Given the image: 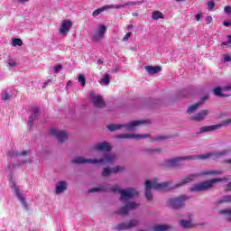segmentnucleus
Returning a JSON list of instances; mask_svg holds the SVG:
<instances>
[{"label":"nucleus","instance_id":"obj_1","mask_svg":"<svg viewBox=\"0 0 231 231\" xmlns=\"http://www.w3.org/2000/svg\"><path fill=\"white\" fill-rule=\"evenodd\" d=\"M219 174H223V171L215 170L193 173L185 179H182L179 184L175 185L172 184V181L159 182L157 179H153L152 180H146L145 198L148 201H152V192H151L152 189H153V190H172L173 189L181 187V185H187V183H190V181H194V180L201 176H218Z\"/></svg>","mask_w":231,"mask_h":231},{"label":"nucleus","instance_id":"obj_2","mask_svg":"<svg viewBox=\"0 0 231 231\" xmlns=\"http://www.w3.org/2000/svg\"><path fill=\"white\" fill-rule=\"evenodd\" d=\"M118 192L120 194V201L125 206L119 208L117 211V214L119 216H127L129 214L130 210H134V208H138L140 207V204L136 202H127L129 199H132V198L138 197V191L134 189V188H127L125 189H121L118 185H115L111 188H107L106 186H101L98 188H93L88 189V193L91 194L93 192Z\"/></svg>","mask_w":231,"mask_h":231},{"label":"nucleus","instance_id":"obj_3","mask_svg":"<svg viewBox=\"0 0 231 231\" xmlns=\"http://www.w3.org/2000/svg\"><path fill=\"white\" fill-rule=\"evenodd\" d=\"M228 154L227 150H223L221 152H209L200 155H188L184 157H175L171 159H168L164 162V167H171L180 169V167H183L187 161L192 160H208V158H212L213 160H217V158H223V156H226Z\"/></svg>","mask_w":231,"mask_h":231},{"label":"nucleus","instance_id":"obj_4","mask_svg":"<svg viewBox=\"0 0 231 231\" xmlns=\"http://www.w3.org/2000/svg\"><path fill=\"white\" fill-rule=\"evenodd\" d=\"M116 160V156L113 153H106L102 159H84L83 157H76L72 159V163L82 165V163H92L93 165L113 163Z\"/></svg>","mask_w":231,"mask_h":231},{"label":"nucleus","instance_id":"obj_5","mask_svg":"<svg viewBox=\"0 0 231 231\" xmlns=\"http://www.w3.org/2000/svg\"><path fill=\"white\" fill-rule=\"evenodd\" d=\"M221 181H226V179H211L205 180L203 182L194 184L189 188V190L190 192H203L205 190H208V189H212L214 183H219Z\"/></svg>","mask_w":231,"mask_h":231},{"label":"nucleus","instance_id":"obj_6","mask_svg":"<svg viewBox=\"0 0 231 231\" xmlns=\"http://www.w3.org/2000/svg\"><path fill=\"white\" fill-rule=\"evenodd\" d=\"M189 199H190V197L187 195H180L179 197L170 199L168 200V205L174 210H178L179 208L185 207V202L189 201Z\"/></svg>","mask_w":231,"mask_h":231},{"label":"nucleus","instance_id":"obj_7","mask_svg":"<svg viewBox=\"0 0 231 231\" xmlns=\"http://www.w3.org/2000/svg\"><path fill=\"white\" fill-rule=\"evenodd\" d=\"M146 121H132L125 125H107V129L109 131H118V129H122V127H125L126 131H134L137 125H142V124H145Z\"/></svg>","mask_w":231,"mask_h":231},{"label":"nucleus","instance_id":"obj_8","mask_svg":"<svg viewBox=\"0 0 231 231\" xmlns=\"http://www.w3.org/2000/svg\"><path fill=\"white\" fill-rule=\"evenodd\" d=\"M12 190L15 193L16 198L18 199V201H20L21 205H23V208L25 210H28V202H26V197H24V193L21 192L19 189V186L17 184L13 183L12 185Z\"/></svg>","mask_w":231,"mask_h":231},{"label":"nucleus","instance_id":"obj_9","mask_svg":"<svg viewBox=\"0 0 231 231\" xmlns=\"http://www.w3.org/2000/svg\"><path fill=\"white\" fill-rule=\"evenodd\" d=\"M89 97L94 107H106V102H104L101 96L97 95L95 92H90Z\"/></svg>","mask_w":231,"mask_h":231},{"label":"nucleus","instance_id":"obj_10","mask_svg":"<svg viewBox=\"0 0 231 231\" xmlns=\"http://www.w3.org/2000/svg\"><path fill=\"white\" fill-rule=\"evenodd\" d=\"M39 116H41V109L39 106H34L32 108V113L31 116H29V120L27 122V125L32 129L33 125L35 124V120H39Z\"/></svg>","mask_w":231,"mask_h":231},{"label":"nucleus","instance_id":"obj_11","mask_svg":"<svg viewBox=\"0 0 231 231\" xmlns=\"http://www.w3.org/2000/svg\"><path fill=\"white\" fill-rule=\"evenodd\" d=\"M50 134L55 136L60 143H62L65 140H68V134L64 131H59L55 128H51Z\"/></svg>","mask_w":231,"mask_h":231},{"label":"nucleus","instance_id":"obj_12","mask_svg":"<svg viewBox=\"0 0 231 231\" xmlns=\"http://www.w3.org/2000/svg\"><path fill=\"white\" fill-rule=\"evenodd\" d=\"M149 134H122L116 135L119 140H140V138H147Z\"/></svg>","mask_w":231,"mask_h":231},{"label":"nucleus","instance_id":"obj_13","mask_svg":"<svg viewBox=\"0 0 231 231\" xmlns=\"http://www.w3.org/2000/svg\"><path fill=\"white\" fill-rule=\"evenodd\" d=\"M106 32H107V27H106L104 24L99 25L97 30L93 34V40L97 42L101 41V39H104Z\"/></svg>","mask_w":231,"mask_h":231},{"label":"nucleus","instance_id":"obj_14","mask_svg":"<svg viewBox=\"0 0 231 231\" xmlns=\"http://www.w3.org/2000/svg\"><path fill=\"white\" fill-rule=\"evenodd\" d=\"M71 26H73V23H71V21L64 20L60 27V33L61 35H68V32L71 30Z\"/></svg>","mask_w":231,"mask_h":231},{"label":"nucleus","instance_id":"obj_15","mask_svg":"<svg viewBox=\"0 0 231 231\" xmlns=\"http://www.w3.org/2000/svg\"><path fill=\"white\" fill-rule=\"evenodd\" d=\"M138 225V220H130L129 223H121L115 227L116 230H129Z\"/></svg>","mask_w":231,"mask_h":231},{"label":"nucleus","instance_id":"obj_16","mask_svg":"<svg viewBox=\"0 0 231 231\" xmlns=\"http://www.w3.org/2000/svg\"><path fill=\"white\" fill-rule=\"evenodd\" d=\"M68 190V182L66 180L58 181L55 185V194H64Z\"/></svg>","mask_w":231,"mask_h":231},{"label":"nucleus","instance_id":"obj_17","mask_svg":"<svg viewBox=\"0 0 231 231\" xmlns=\"http://www.w3.org/2000/svg\"><path fill=\"white\" fill-rule=\"evenodd\" d=\"M94 149L96 151H103L106 152H109V151H111V144L106 142L98 143L94 146Z\"/></svg>","mask_w":231,"mask_h":231},{"label":"nucleus","instance_id":"obj_18","mask_svg":"<svg viewBox=\"0 0 231 231\" xmlns=\"http://www.w3.org/2000/svg\"><path fill=\"white\" fill-rule=\"evenodd\" d=\"M208 98V97L205 96L201 98V100L192 106H190L188 110L187 113H189V115H192V113H194V111L198 110V107H199V106H201L202 104H205V101Z\"/></svg>","mask_w":231,"mask_h":231},{"label":"nucleus","instance_id":"obj_19","mask_svg":"<svg viewBox=\"0 0 231 231\" xmlns=\"http://www.w3.org/2000/svg\"><path fill=\"white\" fill-rule=\"evenodd\" d=\"M123 168L120 166H116L115 168H105L103 172H102V176H109V174L111 173H116V172H120V171H122Z\"/></svg>","mask_w":231,"mask_h":231},{"label":"nucleus","instance_id":"obj_20","mask_svg":"<svg viewBox=\"0 0 231 231\" xmlns=\"http://www.w3.org/2000/svg\"><path fill=\"white\" fill-rule=\"evenodd\" d=\"M207 115H208V110H202L199 114L193 116L191 117V120H193L195 122H201V120H205V118L207 117Z\"/></svg>","mask_w":231,"mask_h":231},{"label":"nucleus","instance_id":"obj_21","mask_svg":"<svg viewBox=\"0 0 231 231\" xmlns=\"http://www.w3.org/2000/svg\"><path fill=\"white\" fill-rule=\"evenodd\" d=\"M217 129H221V125H213L209 126H203L200 128V133H211L212 131H217Z\"/></svg>","mask_w":231,"mask_h":231},{"label":"nucleus","instance_id":"obj_22","mask_svg":"<svg viewBox=\"0 0 231 231\" xmlns=\"http://www.w3.org/2000/svg\"><path fill=\"white\" fill-rule=\"evenodd\" d=\"M144 69L149 73L150 75H156V73H160L162 71V67L160 66H146Z\"/></svg>","mask_w":231,"mask_h":231},{"label":"nucleus","instance_id":"obj_23","mask_svg":"<svg viewBox=\"0 0 231 231\" xmlns=\"http://www.w3.org/2000/svg\"><path fill=\"white\" fill-rule=\"evenodd\" d=\"M222 203H231V195H225L215 202V205H222Z\"/></svg>","mask_w":231,"mask_h":231},{"label":"nucleus","instance_id":"obj_24","mask_svg":"<svg viewBox=\"0 0 231 231\" xmlns=\"http://www.w3.org/2000/svg\"><path fill=\"white\" fill-rule=\"evenodd\" d=\"M109 82H111V78L109 77V74H105L103 78L99 80V83L101 86H109Z\"/></svg>","mask_w":231,"mask_h":231},{"label":"nucleus","instance_id":"obj_25","mask_svg":"<svg viewBox=\"0 0 231 231\" xmlns=\"http://www.w3.org/2000/svg\"><path fill=\"white\" fill-rule=\"evenodd\" d=\"M171 228V226L168 225H157L152 227V230L154 231H165L169 230Z\"/></svg>","mask_w":231,"mask_h":231},{"label":"nucleus","instance_id":"obj_26","mask_svg":"<svg viewBox=\"0 0 231 231\" xmlns=\"http://www.w3.org/2000/svg\"><path fill=\"white\" fill-rule=\"evenodd\" d=\"M180 225L182 228H192V223L189 220H181Z\"/></svg>","mask_w":231,"mask_h":231},{"label":"nucleus","instance_id":"obj_27","mask_svg":"<svg viewBox=\"0 0 231 231\" xmlns=\"http://www.w3.org/2000/svg\"><path fill=\"white\" fill-rule=\"evenodd\" d=\"M106 10H107V6H106V5H105V6L101 7V8H98V9L95 10V11L93 12L92 15H93L94 17H98V15H100V14H102V12H104V11H106Z\"/></svg>","mask_w":231,"mask_h":231},{"label":"nucleus","instance_id":"obj_28","mask_svg":"<svg viewBox=\"0 0 231 231\" xmlns=\"http://www.w3.org/2000/svg\"><path fill=\"white\" fill-rule=\"evenodd\" d=\"M152 18L154 20L163 19V14L160 11H155L152 14Z\"/></svg>","mask_w":231,"mask_h":231},{"label":"nucleus","instance_id":"obj_29","mask_svg":"<svg viewBox=\"0 0 231 231\" xmlns=\"http://www.w3.org/2000/svg\"><path fill=\"white\" fill-rule=\"evenodd\" d=\"M219 214L226 216V219H231V209H220Z\"/></svg>","mask_w":231,"mask_h":231},{"label":"nucleus","instance_id":"obj_30","mask_svg":"<svg viewBox=\"0 0 231 231\" xmlns=\"http://www.w3.org/2000/svg\"><path fill=\"white\" fill-rule=\"evenodd\" d=\"M120 8H125V4L123 5H106V10L109 9H115V10H119Z\"/></svg>","mask_w":231,"mask_h":231},{"label":"nucleus","instance_id":"obj_31","mask_svg":"<svg viewBox=\"0 0 231 231\" xmlns=\"http://www.w3.org/2000/svg\"><path fill=\"white\" fill-rule=\"evenodd\" d=\"M30 154V151H23L21 153H9V156L15 157V156H28Z\"/></svg>","mask_w":231,"mask_h":231},{"label":"nucleus","instance_id":"obj_32","mask_svg":"<svg viewBox=\"0 0 231 231\" xmlns=\"http://www.w3.org/2000/svg\"><path fill=\"white\" fill-rule=\"evenodd\" d=\"M12 46H23V41L19 38H15L13 40Z\"/></svg>","mask_w":231,"mask_h":231},{"label":"nucleus","instance_id":"obj_33","mask_svg":"<svg viewBox=\"0 0 231 231\" xmlns=\"http://www.w3.org/2000/svg\"><path fill=\"white\" fill-rule=\"evenodd\" d=\"M214 6H216V3L214 2V0H209L208 2V10L209 12H212V10H214Z\"/></svg>","mask_w":231,"mask_h":231},{"label":"nucleus","instance_id":"obj_34","mask_svg":"<svg viewBox=\"0 0 231 231\" xmlns=\"http://www.w3.org/2000/svg\"><path fill=\"white\" fill-rule=\"evenodd\" d=\"M78 80L82 87L86 86V78L84 77V75H79Z\"/></svg>","mask_w":231,"mask_h":231},{"label":"nucleus","instance_id":"obj_35","mask_svg":"<svg viewBox=\"0 0 231 231\" xmlns=\"http://www.w3.org/2000/svg\"><path fill=\"white\" fill-rule=\"evenodd\" d=\"M7 64H8L9 68H16V66H17V62H15V60H14L12 59H9L7 60Z\"/></svg>","mask_w":231,"mask_h":231},{"label":"nucleus","instance_id":"obj_36","mask_svg":"<svg viewBox=\"0 0 231 231\" xmlns=\"http://www.w3.org/2000/svg\"><path fill=\"white\" fill-rule=\"evenodd\" d=\"M214 94H215L217 97H223V93H222L221 88H216L214 89Z\"/></svg>","mask_w":231,"mask_h":231},{"label":"nucleus","instance_id":"obj_37","mask_svg":"<svg viewBox=\"0 0 231 231\" xmlns=\"http://www.w3.org/2000/svg\"><path fill=\"white\" fill-rule=\"evenodd\" d=\"M146 152H149L150 154H155V152H162V150L160 148L148 149L146 150Z\"/></svg>","mask_w":231,"mask_h":231},{"label":"nucleus","instance_id":"obj_38","mask_svg":"<svg viewBox=\"0 0 231 231\" xmlns=\"http://www.w3.org/2000/svg\"><path fill=\"white\" fill-rule=\"evenodd\" d=\"M133 35V32H127L125 37L123 38V42H127V41H129V39H131V36Z\"/></svg>","mask_w":231,"mask_h":231},{"label":"nucleus","instance_id":"obj_39","mask_svg":"<svg viewBox=\"0 0 231 231\" xmlns=\"http://www.w3.org/2000/svg\"><path fill=\"white\" fill-rule=\"evenodd\" d=\"M10 98H12V96H10L8 92H4L2 95V100H10Z\"/></svg>","mask_w":231,"mask_h":231},{"label":"nucleus","instance_id":"obj_40","mask_svg":"<svg viewBox=\"0 0 231 231\" xmlns=\"http://www.w3.org/2000/svg\"><path fill=\"white\" fill-rule=\"evenodd\" d=\"M224 12H225V14H226L227 15H231V7H230L229 5L225 6Z\"/></svg>","mask_w":231,"mask_h":231},{"label":"nucleus","instance_id":"obj_41","mask_svg":"<svg viewBox=\"0 0 231 231\" xmlns=\"http://www.w3.org/2000/svg\"><path fill=\"white\" fill-rule=\"evenodd\" d=\"M61 69H62V65L59 64L54 67V73H60Z\"/></svg>","mask_w":231,"mask_h":231},{"label":"nucleus","instance_id":"obj_42","mask_svg":"<svg viewBox=\"0 0 231 231\" xmlns=\"http://www.w3.org/2000/svg\"><path fill=\"white\" fill-rule=\"evenodd\" d=\"M228 44H231V35H227V42H222V46H228Z\"/></svg>","mask_w":231,"mask_h":231},{"label":"nucleus","instance_id":"obj_43","mask_svg":"<svg viewBox=\"0 0 231 231\" xmlns=\"http://www.w3.org/2000/svg\"><path fill=\"white\" fill-rule=\"evenodd\" d=\"M142 2H127V3H125V6H131V5H140Z\"/></svg>","mask_w":231,"mask_h":231},{"label":"nucleus","instance_id":"obj_44","mask_svg":"<svg viewBox=\"0 0 231 231\" xmlns=\"http://www.w3.org/2000/svg\"><path fill=\"white\" fill-rule=\"evenodd\" d=\"M165 136H162V135H159V136H156V137H154V141L155 142H158V141H160V140H165Z\"/></svg>","mask_w":231,"mask_h":231},{"label":"nucleus","instance_id":"obj_45","mask_svg":"<svg viewBox=\"0 0 231 231\" xmlns=\"http://www.w3.org/2000/svg\"><path fill=\"white\" fill-rule=\"evenodd\" d=\"M223 24L224 26H226V27L231 26V20L224 21Z\"/></svg>","mask_w":231,"mask_h":231},{"label":"nucleus","instance_id":"obj_46","mask_svg":"<svg viewBox=\"0 0 231 231\" xmlns=\"http://www.w3.org/2000/svg\"><path fill=\"white\" fill-rule=\"evenodd\" d=\"M231 57L229 55L224 57V62H230Z\"/></svg>","mask_w":231,"mask_h":231},{"label":"nucleus","instance_id":"obj_47","mask_svg":"<svg viewBox=\"0 0 231 231\" xmlns=\"http://www.w3.org/2000/svg\"><path fill=\"white\" fill-rule=\"evenodd\" d=\"M206 23H207V24H210V23H212V16H208L206 18Z\"/></svg>","mask_w":231,"mask_h":231},{"label":"nucleus","instance_id":"obj_48","mask_svg":"<svg viewBox=\"0 0 231 231\" xmlns=\"http://www.w3.org/2000/svg\"><path fill=\"white\" fill-rule=\"evenodd\" d=\"M50 82H51V79L45 80L44 83H43L42 88L44 89V88H46V86L49 85Z\"/></svg>","mask_w":231,"mask_h":231},{"label":"nucleus","instance_id":"obj_49","mask_svg":"<svg viewBox=\"0 0 231 231\" xmlns=\"http://www.w3.org/2000/svg\"><path fill=\"white\" fill-rule=\"evenodd\" d=\"M195 19H196L197 21H199V20L201 19V14H197L195 15Z\"/></svg>","mask_w":231,"mask_h":231},{"label":"nucleus","instance_id":"obj_50","mask_svg":"<svg viewBox=\"0 0 231 231\" xmlns=\"http://www.w3.org/2000/svg\"><path fill=\"white\" fill-rule=\"evenodd\" d=\"M18 3H21L22 5L24 4V3H27L28 0H17Z\"/></svg>","mask_w":231,"mask_h":231},{"label":"nucleus","instance_id":"obj_51","mask_svg":"<svg viewBox=\"0 0 231 231\" xmlns=\"http://www.w3.org/2000/svg\"><path fill=\"white\" fill-rule=\"evenodd\" d=\"M133 28H134L133 24H129V25L127 26V30H133Z\"/></svg>","mask_w":231,"mask_h":231},{"label":"nucleus","instance_id":"obj_52","mask_svg":"<svg viewBox=\"0 0 231 231\" xmlns=\"http://www.w3.org/2000/svg\"><path fill=\"white\" fill-rule=\"evenodd\" d=\"M225 89H226V91H231V86L226 87Z\"/></svg>","mask_w":231,"mask_h":231},{"label":"nucleus","instance_id":"obj_53","mask_svg":"<svg viewBox=\"0 0 231 231\" xmlns=\"http://www.w3.org/2000/svg\"><path fill=\"white\" fill-rule=\"evenodd\" d=\"M97 64H103L102 60H97Z\"/></svg>","mask_w":231,"mask_h":231},{"label":"nucleus","instance_id":"obj_54","mask_svg":"<svg viewBox=\"0 0 231 231\" xmlns=\"http://www.w3.org/2000/svg\"><path fill=\"white\" fill-rule=\"evenodd\" d=\"M226 163H231V159H230V160L226 161Z\"/></svg>","mask_w":231,"mask_h":231},{"label":"nucleus","instance_id":"obj_55","mask_svg":"<svg viewBox=\"0 0 231 231\" xmlns=\"http://www.w3.org/2000/svg\"><path fill=\"white\" fill-rule=\"evenodd\" d=\"M67 86H71V81H69V82L67 83Z\"/></svg>","mask_w":231,"mask_h":231},{"label":"nucleus","instance_id":"obj_56","mask_svg":"<svg viewBox=\"0 0 231 231\" xmlns=\"http://www.w3.org/2000/svg\"><path fill=\"white\" fill-rule=\"evenodd\" d=\"M178 3H181V1H183V0H176Z\"/></svg>","mask_w":231,"mask_h":231}]
</instances>
